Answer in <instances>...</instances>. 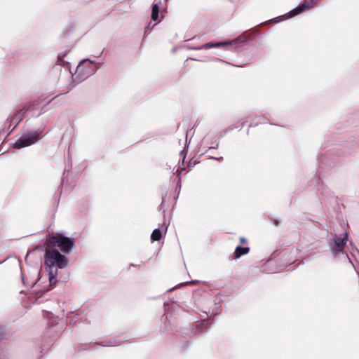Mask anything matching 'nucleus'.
<instances>
[{"mask_svg": "<svg viewBox=\"0 0 359 359\" xmlns=\"http://www.w3.org/2000/svg\"><path fill=\"white\" fill-rule=\"evenodd\" d=\"M44 264L48 269L50 285H53L57 282V268L64 269L66 267L68 259L57 250L45 246Z\"/></svg>", "mask_w": 359, "mask_h": 359, "instance_id": "nucleus-1", "label": "nucleus"}, {"mask_svg": "<svg viewBox=\"0 0 359 359\" xmlns=\"http://www.w3.org/2000/svg\"><path fill=\"white\" fill-rule=\"evenodd\" d=\"M65 56V55H59L57 57V62L56 64L60 66H63L66 62L64 60L63 57Z\"/></svg>", "mask_w": 359, "mask_h": 359, "instance_id": "nucleus-12", "label": "nucleus"}, {"mask_svg": "<svg viewBox=\"0 0 359 359\" xmlns=\"http://www.w3.org/2000/svg\"><path fill=\"white\" fill-rule=\"evenodd\" d=\"M94 72V65L89 60H83L77 66L74 76L76 79L83 80L92 75Z\"/></svg>", "mask_w": 359, "mask_h": 359, "instance_id": "nucleus-3", "label": "nucleus"}, {"mask_svg": "<svg viewBox=\"0 0 359 359\" xmlns=\"http://www.w3.org/2000/svg\"><path fill=\"white\" fill-rule=\"evenodd\" d=\"M159 7L157 4H155L152 6L151 9V19L154 21H156L158 18Z\"/></svg>", "mask_w": 359, "mask_h": 359, "instance_id": "nucleus-10", "label": "nucleus"}, {"mask_svg": "<svg viewBox=\"0 0 359 359\" xmlns=\"http://www.w3.org/2000/svg\"><path fill=\"white\" fill-rule=\"evenodd\" d=\"M239 240L241 245L244 246L248 244V241L244 237H241Z\"/></svg>", "mask_w": 359, "mask_h": 359, "instance_id": "nucleus-13", "label": "nucleus"}, {"mask_svg": "<svg viewBox=\"0 0 359 359\" xmlns=\"http://www.w3.org/2000/svg\"><path fill=\"white\" fill-rule=\"evenodd\" d=\"M162 235L159 229H154L151 235V239L152 241H159Z\"/></svg>", "mask_w": 359, "mask_h": 359, "instance_id": "nucleus-11", "label": "nucleus"}, {"mask_svg": "<svg viewBox=\"0 0 359 359\" xmlns=\"http://www.w3.org/2000/svg\"><path fill=\"white\" fill-rule=\"evenodd\" d=\"M309 8H310V6H309L308 4H306V3L302 4L290 12V17H293L296 15H298V14L308 10Z\"/></svg>", "mask_w": 359, "mask_h": 359, "instance_id": "nucleus-8", "label": "nucleus"}, {"mask_svg": "<svg viewBox=\"0 0 359 359\" xmlns=\"http://www.w3.org/2000/svg\"><path fill=\"white\" fill-rule=\"evenodd\" d=\"M250 248L248 246H237L234 252V259H238L241 256L248 254Z\"/></svg>", "mask_w": 359, "mask_h": 359, "instance_id": "nucleus-7", "label": "nucleus"}, {"mask_svg": "<svg viewBox=\"0 0 359 359\" xmlns=\"http://www.w3.org/2000/svg\"><path fill=\"white\" fill-rule=\"evenodd\" d=\"M39 136L40 133L39 132H34L31 134L24 135L14 143L13 147L16 149H21L22 147L30 146L39 140Z\"/></svg>", "mask_w": 359, "mask_h": 359, "instance_id": "nucleus-4", "label": "nucleus"}, {"mask_svg": "<svg viewBox=\"0 0 359 359\" xmlns=\"http://www.w3.org/2000/svg\"><path fill=\"white\" fill-rule=\"evenodd\" d=\"M31 109V105H29V107H23L22 109H20L19 111H18L11 118V122H14V123H18L19 122H20L25 114L27 113V111Z\"/></svg>", "mask_w": 359, "mask_h": 359, "instance_id": "nucleus-6", "label": "nucleus"}, {"mask_svg": "<svg viewBox=\"0 0 359 359\" xmlns=\"http://www.w3.org/2000/svg\"><path fill=\"white\" fill-rule=\"evenodd\" d=\"M347 233H345L343 238L336 237L334 239V245L332 248V250L334 253L343 252L347 241Z\"/></svg>", "mask_w": 359, "mask_h": 359, "instance_id": "nucleus-5", "label": "nucleus"}, {"mask_svg": "<svg viewBox=\"0 0 359 359\" xmlns=\"http://www.w3.org/2000/svg\"><path fill=\"white\" fill-rule=\"evenodd\" d=\"M74 245V241L62 234L50 236L46 241L44 246L52 249L59 248L64 253H69Z\"/></svg>", "mask_w": 359, "mask_h": 359, "instance_id": "nucleus-2", "label": "nucleus"}, {"mask_svg": "<svg viewBox=\"0 0 359 359\" xmlns=\"http://www.w3.org/2000/svg\"><path fill=\"white\" fill-rule=\"evenodd\" d=\"M231 43L229 42H217V43H207L205 45H203V48L205 49H208L211 48H219L222 46H225Z\"/></svg>", "mask_w": 359, "mask_h": 359, "instance_id": "nucleus-9", "label": "nucleus"}]
</instances>
